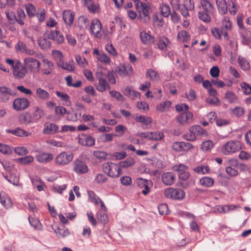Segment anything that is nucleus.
I'll list each match as a JSON object with an SVG mask.
<instances>
[{
	"instance_id": "nucleus-1",
	"label": "nucleus",
	"mask_w": 251,
	"mask_h": 251,
	"mask_svg": "<svg viewBox=\"0 0 251 251\" xmlns=\"http://www.w3.org/2000/svg\"><path fill=\"white\" fill-rule=\"evenodd\" d=\"M201 10L198 13L199 18L205 23H208L211 20L210 15L213 14L214 8L208 0H200Z\"/></svg>"
},
{
	"instance_id": "nucleus-2",
	"label": "nucleus",
	"mask_w": 251,
	"mask_h": 251,
	"mask_svg": "<svg viewBox=\"0 0 251 251\" xmlns=\"http://www.w3.org/2000/svg\"><path fill=\"white\" fill-rule=\"evenodd\" d=\"M135 6L142 21L144 23L149 22L151 19L150 13L151 12L150 3L147 1H137L135 3Z\"/></svg>"
},
{
	"instance_id": "nucleus-3",
	"label": "nucleus",
	"mask_w": 251,
	"mask_h": 251,
	"mask_svg": "<svg viewBox=\"0 0 251 251\" xmlns=\"http://www.w3.org/2000/svg\"><path fill=\"white\" fill-rule=\"evenodd\" d=\"M189 132L183 135L185 139L190 141H195L198 137H203L207 135L205 130L200 126H194L189 128Z\"/></svg>"
},
{
	"instance_id": "nucleus-4",
	"label": "nucleus",
	"mask_w": 251,
	"mask_h": 251,
	"mask_svg": "<svg viewBox=\"0 0 251 251\" xmlns=\"http://www.w3.org/2000/svg\"><path fill=\"white\" fill-rule=\"evenodd\" d=\"M24 63L29 71L36 75L40 72L41 63L39 60L32 57H27L24 59Z\"/></svg>"
},
{
	"instance_id": "nucleus-5",
	"label": "nucleus",
	"mask_w": 251,
	"mask_h": 251,
	"mask_svg": "<svg viewBox=\"0 0 251 251\" xmlns=\"http://www.w3.org/2000/svg\"><path fill=\"white\" fill-rule=\"evenodd\" d=\"M103 170L104 172L111 177H118L122 174V169L119 165L112 162L104 164Z\"/></svg>"
},
{
	"instance_id": "nucleus-6",
	"label": "nucleus",
	"mask_w": 251,
	"mask_h": 251,
	"mask_svg": "<svg viewBox=\"0 0 251 251\" xmlns=\"http://www.w3.org/2000/svg\"><path fill=\"white\" fill-rule=\"evenodd\" d=\"M74 158L73 153L68 151H63L59 153L54 159L56 165L64 166L67 165L72 162Z\"/></svg>"
},
{
	"instance_id": "nucleus-7",
	"label": "nucleus",
	"mask_w": 251,
	"mask_h": 251,
	"mask_svg": "<svg viewBox=\"0 0 251 251\" xmlns=\"http://www.w3.org/2000/svg\"><path fill=\"white\" fill-rule=\"evenodd\" d=\"M241 149V144L238 140H230L225 144L222 148L224 154L228 155L238 151Z\"/></svg>"
},
{
	"instance_id": "nucleus-8",
	"label": "nucleus",
	"mask_w": 251,
	"mask_h": 251,
	"mask_svg": "<svg viewBox=\"0 0 251 251\" xmlns=\"http://www.w3.org/2000/svg\"><path fill=\"white\" fill-rule=\"evenodd\" d=\"M96 77L99 80V83L96 85V89L100 92L110 89V85L106 81L107 75L101 71L96 73Z\"/></svg>"
},
{
	"instance_id": "nucleus-9",
	"label": "nucleus",
	"mask_w": 251,
	"mask_h": 251,
	"mask_svg": "<svg viewBox=\"0 0 251 251\" xmlns=\"http://www.w3.org/2000/svg\"><path fill=\"white\" fill-rule=\"evenodd\" d=\"M73 171L78 175H83L89 172V168L86 163L80 158L75 159L73 164Z\"/></svg>"
},
{
	"instance_id": "nucleus-10",
	"label": "nucleus",
	"mask_w": 251,
	"mask_h": 251,
	"mask_svg": "<svg viewBox=\"0 0 251 251\" xmlns=\"http://www.w3.org/2000/svg\"><path fill=\"white\" fill-rule=\"evenodd\" d=\"M102 26L100 21L97 19H94L90 24L89 30L92 35L96 38H100L102 35Z\"/></svg>"
},
{
	"instance_id": "nucleus-11",
	"label": "nucleus",
	"mask_w": 251,
	"mask_h": 251,
	"mask_svg": "<svg viewBox=\"0 0 251 251\" xmlns=\"http://www.w3.org/2000/svg\"><path fill=\"white\" fill-rule=\"evenodd\" d=\"M164 195L168 198L180 200L184 198L185 193L181 189L170 187L165 190Z\"/></svg>"
},
{
	"instance_id": "nucleus-12",
	"label": "nucleus",
	"mask_w": 251,
	"mask_h": 251,
	"mask_svg": "<svg viewBox=\"0 0 251 251\" xmlns=\"http://www.w3.org/2000/svg\"><path fill=\"white\" fill-rule=\"evenodd\" d=\"M195 9V3L193 0H183V3L180 9L181 15L185 19L190 17L189 11Z\"/></svg>"
},
{
	"instance_id": "nucleus-13",
	"label": "nucleus",
	"mask_w": 251,
	"mask_h": 251,
	"mask_svg": "<svg viewBox=\"0 0 251 251\" xmlns=\"http://www.w3.org/2000/svg\"><path fill=\"white\" fill-rule=\"evenodd\" d=\"M45 37L51 39L57 44H62L64 41V38L62 33L57 30H52L45 33Z\"/></svg>"
},
{
	"instance_id": "nucleus-14",
	"label": "nucleus",
	"mask_w": 251,
	"mask_h": 251,
	"mask_svg": "<svg viewBox=\"0 0 251 251\" xmlns=\"http://www.w3.org/2000/svg\"><path fill=\"white\" fill-rule=\"evenodd\" d=\"M176 120L181 125H188L193 122V115L190 111L181 112L177 116Z\"/></svg>"
},
{
	"instance_id": "nucleus-15",
	"label": "nucleus",
	"mask_w": 251,
	"mask_h": 251,
	"mask_svg": "<svg viewBox=\"0 0 251 251\" xmlns=\"http://www.w3.org/2000/svg\"><path fill=\"white\" fill-rule=\"evenodd\" d=\"M27 74L26 67L23 66L21 63L17 62L13 68V75L17 78H23Z\"/></svg>"
},
{
	"instance_id": "nucleus-16",
	"label": "nucleus",
	"mask_w": 251,
	"mask_h": 251,
	"mask_svg": "<svg viewBox=\"0 0 251 251\" xmlns=\"http://www.w3.org/2000/svg\"><path fill=\"white\" fill-rule=\"evenodd\" d=\"M29 105V100L25 98H17L13 102V108L16 110H24L27 108Z\"/></svg>"
},
{
	"instance_id": "nucleus-17",
	"label": "nucleus",
	"mask_w": 251,
	"mask_h": 251,
	"mask_svg": "<svg viewBox=\"0 0 251 251\" xmlns=\"http://www.w3.org/2000/svg\"><path fill=\"white\" fill-rule=\"evenodd\" d=\"M232 23L228 17H224L222 20L221 33L226 40L228 38V34L227 31L231 30Z\"/></svg>"
},
{
	"instance_id": "nucleus-18",
	"label": "nucleus",
	"mask_w": 251,
	"mask_h": 251,
	"mask_svg": "<svg viewBox=\"0 0 251 251\" xmlns=\"http://www.w3.org/2000/svg\"><path fill=\"white\" fill-rule=\"evenodd\" d=\"M62 16L66 25L71 27L74 21L75 13L70 10H65L63 12Z\"/></svg>"
},
{
	"instance_id": "nucleus-19",
	"label": "nucleus",
	"mask_w": 251,
	"mask_h": 251,
	"mask_svg": "<svg viewBox=\"0 0 251 251\" xmlns=\"http://www.w3.org/2000/svg\"><path fill=\"white\" fill-rule=\"evenodd\" d=\"M192 148V144L184 142H176L172 145L173 149L176 151H185Z\"/></svg>"
},
{
	"instance_id": "nucleus-20",
	"label": "nucleus",
	"mask_w": 251,
	"mask_h": 251,
	"mask_svg": "<svg viewBox=\"0 0 251 251\" xmlns=\"http://www.w3.org/2000/svg\"><path fill=\"white\" fill-rule=\"evenodd\" d=\"M136 182L138 186L140 188L143 189L141 191L142 193L144 195H147L150 192L149 185L151 184V181L141 178H138L137 179Z\"/></svg>"
},
{
	"instance_id": "nucleus-21",
	"label": "nucleus",
	"mask_w": 251,
	"mask_h": 251,
	"mask_svg": "<svg viewBox=\"0 0 251 251\" xmlns=\"http://www.w3.org/2000/svg\"><path fill=\"white\" fill-rule=\"evenodd\" d=\"M42 62L43 67L41 69V72L44 75H50L54 69V64L53 62L48 59H43Z\"/></svg>"
},
{
	"instance_id": "nucleus-22",
	"label": "nucleus",
	"mask_w": 251,
	"mask_h": 251,
	"mask_svg": "<svg viewBox=\"0 0 251 251\" xmlns=\"http://www.w3.org/2000/svg\"><path fill=\"white\" fill-rule=\"evenodd\" d=\"M136 122L141 123L143 125V129H149L151 127V124L152 122L151 118L148 116L140 115L135 118Z\"/></svg>"
},
{
	"instance_id": "nucleus-23",
	"label": "nucleus",
	"mask_w": 251,
	"mask_h": 251,
	"mask_svg": "<svg viewBox=\"0 0 251 251\" xmlns=\"http://www.w3.org/2000/svg\"><path fill=\"white\" fill-rule=\"evenodd\" d=\"M140 38L142 43L145 45H150L154 43V38L145 31L140 33Z\"/></svg>"
},
{
	"instance_id": "nucleus-24",
	"label": "nucleus",
	"mask_w": 251,
	"mask_h": 251,
	"mask_svg": "<svg viewBox=\"0 0 251 251\" xmlns=\"http://www.w3.org/2000/svg\"><path fill=\"white\" fill-rule=\"evenodd\" d=\"M162 180L164 184L170 186L175 181L176 176L172 172L165 173L162 175Z\"/></svg>"
},
{
	"instance_id": "nucleus-25",
	"label": "nucleus",
	"mask_w": 251,
	"mask_h": 251,
	"mask_svg": "<svg viewBox=\"0 0 251 251\" xmlns=\"http://www.w3.org/2000/svg\"><path fill=\"white\" fill-rule=\"evenodd\" d=\"M36 158L38 162L46 164L53 159V156L51 153L43 152L36 155Z\"/></svg>"
},
{
	"instance_id": "nucleus-26",
	"label": "nucleus",
	"mask_w": 251,
	"mask_h": 251,
	"mask_svg": "<svg viewBox=\"0 0 251 251\" xmlns=\"http://www.w3.org/2000/svg\"><path fill=\"white\" fill-rule=\"evenodd\" d=\"M0 99L2 101L6 102L12 95L11 90L7 87H0Z\"/></svg>"
},
{
	"instance_id": "nucleus-27",
	"label": "nucleus",
	"mask_w": 251,
	"mask_h": 251,
	"mask_svg": "<svg viewBox=\"0 0 251 251\" xmlns=\"http://www.w3.org/2000/svg\"><path fill=\"white\" fill-rule=\"evenodd\" d=\"M6 131L7 133H10L19 137H28L31 134V132L25 131L20 127H17L13 129H7L6 130Z\"/></svg>"
},
{
	"instance_id": "nucleus-28",
	"label": "nucleus",
	"mask_w": 251,
	"mask_h": 251,
	"mask_svg": "<svg viewBox=\"0 0 251 251\" xmlns=\"http://www.w3.org/2000/svg\"><path fill=\"white\" fill-rule=\"evenodd\" d=\"M58 126L53 123H47L45 125L43 133L46 134H54L58 130Z\"/></svg>"
},
{
	"instance_id": "nucleus-29",
	"label": "nucleus",
	"mask_w": 251,
	"mask_h": 251,
	"mask_svg": "<svg viewBox=\"0 0 251 251\" xmlns=\"http://www.w3.org/2000/svg\"><path fill=\"white\" fill-rule=\"evenodd\" d=\"M0 202L6 208H9L12 206V202L10 199L4 192H0Z\"/></svg>"
},
{
	"instance_id": "nucleus-30",
	"label": "nucleus",
	"mask_w": 251,
	"mask_h": 251,
	"mask_svg": "<svg viewBox=\"0 0 251 251\" xmlns=\"http://www.w3.org/2000/svg\"><path fill=\"white\" fill-rule=\"evenodd\" d=\"M57 66L70 72H73L75 69V62L73 60L66 62L63 60L61 62L57 63Z\"/></svg>"
},
{
	"instance_id": "nucleus-31",
	"label": "nucleus",
	"mask_w": 251,
	"mask_h": 251,
	"mask_svg": "<svg viewBox=\"0 0 251 251\" xmlns=\"http://www.w3.org/2000/svg\"><path fill=\"white\" fill-rule=\"evenodd\" d=\"M19 121L21 124L28 125L33 122V120L30 113L25 112L19 115Z\"/></svg>"
},
{
	"instance_id": "nucleus-32",
	"label": "nucleus",
	"mask_w": 251,
	"mask_h": 251,
	"mask_svg": "<svg viewBox=\"0 0 251 251\" xmlns=\"http://www.w3.org/2000/svg\"><path fill=\"white\" fill-rule=\"evenodd\" d=\"M45 114L44 110L38 106H35L33 107V111L31 116L33 120L38 121L42 118Z\"/></svg>"
},
{
	"instance_id": "nucleus-33",
	"label": "nucleus",
	"mask_w": 251,
	"mask_h": 251,
	"mask_svg": "<svg viewBox=\"0 0 251 251\" xmlns=\"http://www.w3.org/2000/svg\"><path fill=\"white\" fill-rule=\"evenodd\" d=\"M89 24V20L85 16H80L77 19V26L80 30L84 31L88 27Z\"/></svg>"
},
{
	"instance_id": "nucleus-34",
	"label": "nucleus",
	"mask_w": 251,
	"mask_h": 251,
	"mask_svg": "<svg viewBox=\"0 0 251 251\" xmlns=\"http://www.w3.org/2000/svg\"><path fill=\"white\" fill-rule=\"evenodd\" d=\"M157 46L159 50L163 51L167 50L168 48H170V41L165 37H160L158 40Z\"/></svg>"
},
{
	"instance_id": "nucleus-35",
	"label": "nucleus",
	"mask_w": 251,
	"mask_h": 251,
	"mask_svg": "<svg viewBox=\"0 0 251 251\" xmlns=\"http://www.w3.org/2000/svg\"><path fill=\"white\" fill-rule=\"evenodd\" d=\"M58 238H64L69 235L70 232L65 226H61L56 228H52Z\"/></svg>"
},
{
	"instance_id": "nucleus-36",
	"label": "nucleus",
	"mask_w": 251,
	"mask_h": 251,
	"mask_svg": "<svg viewBox=\"0 0 251 251\" xmlns=\"http://www.w3.org/2000/svg\"><path fill=\"white\" fill-rule=\"evenodd\" d=\"M79 143L83 146H92L95 145V140L90 136H83L79 138Z\"/></svg>"
},
{
	"instance_id": "nucleus-37",
	"label": "nucleus",
	"mask_w": 251,
	"mask_h": 251,
	"mask_svg": "<svg viewBox=\"0 0 251 251\" xmlns=\"http://www.w3.org/2000/svg\"><path fill=\"white\" fill-rule=\"evenodd\" d=\"M55 94L61 99L64 105L68 106L71 105L70 97L67 94L60 91H56Z\"/></svg>"
},
{
	"instance_id": "nucleus-38",
	"label": "nucleus",
	"mask_w": 251,
	"mask_h": 251,
	"mask_svg": "<svg viewBox=\"0 0 251 251\" xmlns=\"http://www.w3.org/2000/svg\"><path fill=\"white\" fill-rule=\"evenodd\" d=\"M36 94L39 99L43 100H47L50 98L49 92L41 88L36 89Z\"/></svg>"
},
{
	"instance_id": "nucleus-39",
	"label": "nucleus",
	"mask_w": 251,
	"mask_h": 251,
	"mask_svg": "<svg viewBox=\"0 0 251 251\" xmlns=\"http://www.w3.org/2000/svg\"><path fill=\"white\" fill-rule=\"evenodd\" d=\"M84 3L90 12L94 13L99 11L98 5L92 0H85Z\"/></svg>"
},
{
	"instance_id": "nucleus-40",
	"label": "nucleus",
	"mask_w": 251,
	"mask_h": 251,
	"mask_svg": "<svg viewBox=\"0 0 251 251\" xmlns=\"http://www.w3.org/2000/svg\"><path fill=\"white\" fill-rule=\"evenodd\" d=\"M47 39L48 38L45 37L44 35V37H41L37 40L38 45L43 50L49 49L51 47V42Z\"/></svg>"
},
{
	"instance_id": "nucleus-41",
	"label": "nucleus",
	"mask_w": 251,
	"mask_h": 251,
	"mask_svg": "<svg viewBox=\"0 0 251 251\" xmlns=\"http://www.w3.org/2000/svg\"><path fill=\"white\" fill-rule=\"evenodd\" d=\"M225 99L226 101L230 103H237L238 102L237 96L232 91H227L225 94Z\"/></svg>"
},
{
	"instance_id": "nucleus-42",
	"label": "nucleus",
	"mask_w": 251,
	"mask_h": 251,
	"mask_svg": "<svg viewBox=\"0 0 251 251\" xmlns=\"http://www.w3.org/2000/svg\"><path fill=\"white\" fill-rule=\"evenodd\" d=\"M230 111L232 116L238 118L243 116L245 112L244 108L241 106H236L233 108H230Z\"/></svg>"
},
{
	"instance_id": "nucleus-43",
	"label": "nucleus",
	"mask_w": 251,
	"mask_h": 251,
	"mask_svg": "<svg viewBox=\"0 0 251 251\" xmlns=\"http://www.w3.org/2000/svg\"><path fill=\"white\" fill-rule=\"evenodd\" d=\"M237 61L239 66L243 70L246 71L250 69V64L245 58L239 56Z\"/></svg>"
},
{
	"instance_id": "nucleus-44",
	"label": "nucleus",
	"mask_w": 251,
	"mask_h": 251,
	"mask_svg": "<svg viewBox=\"0 0 251 251\" xmlns=\"http://www.w3.org/2000/svg\"><path fill=\"white\" fill-rule=\"evenodd\" d=\"M164 137V133L162 131H156L150 132L149 140L153 141L161 140Z\"/></svg>"
},
{
	"instance_id": "nucleus-45",
	"label": "nucleus",
	"mask_w": 251,
	"mask_h": 251,
	"mask_svg": "<svg viewBox=\"0 0 251 251\" xmlns=\"http://www.w3.org/2000/svg\"><path fill=\"white\" fill-rule=\"evenodd\" d=\"M214 179L207 176L203 177L200 180V184L206 187H210L212 186L214 184Z\"/></svg>"
},
{
	"instance_id": "nucleus-46",
	"label": "nucleus",
	"mask_w": 251,
	"mask_h": 251,
	"mask_svg": "<svg viewBox=\"0 0 251 251\" xmlns=\"http://www.w3.org/2000/svg\"><path fill=\"white\" fill-rule=\"evenodd\" d=\"M146 77L151 80L157 81L159 79L160 77L158 73L153 69H148L146 73Z\"/></svg>"
},
{
	"instance_id": "nucleus-47",
	"label": "nucleus",
	"mask_w": 251,
	"mask_h": 251,
	"mask_svg": "<svg viewBox=\"0 0 251 251\" xmlns=\"http://www.w3.org/2000/svg\"><path fill=\"white\" fill-rule=\"evenodd\" d=\"M135 163L134 159L133 157H129L125 160L121 161L119 163L120 168H127L132 166Z\"/></svg>"
},
{
	"instance_id": "nucleus-48",
	"label": "nucleus",
	"mask_w": 251,
	"mask_h": 251,
	"mask_svg": "<svg viewBox=\"0 0 251 251\" xmlns=\"http://www.w3.org/2000/svg\"><path fill=\"white\" fill-rule=\"evenodd\" d=\"M172 103L169 100H166L158 104L156 106V110L160 112H163L168 110L171 106Z\"/></svg>"
},
{
	"instance_id": "nucleus-49",
	"label": "nucleus",
	"mask_w": 251,
	"mask_h": 251,
	"mask_svg": "<svg viewBox=\"0 0 251 251\" xmlns=\"http://www.w3.org/2000/svg\"><path fill=\"white\" fill-rule=\"evenodd\" d=\"M216 3L219 12L225 14L227 12L226 3L225 0H216Z\"/></svg>"
},
{
	"instance_id": "nucleus-50",
	"label": "nucleus",
	"mask_w": 251,
	"mask_h": 251,
	"mask_svg": "<svg viewBox=\"0 0 251 251\" xmlns=\"http://www.w3.org/2000/svg\"><path fill=\"white\" fill-rule=\"evenodd\" d=\"M88 195L89 201L94 203L95 205H99V201H100V199L98 197L96 194L91 190L87 191Z\"/></svg>"
},
{
	"instance_id": "nucleus-51",
	"label": "nucleus",
	"mask_w": 251,
	"mask_h": 251,
	"mask_svg": "<svg viewBox=\"0 0 251 251\" xmlns=\"http://www.w3.org/2000/svg\"><path fill=\"white\" fill-rule=\"evenodd\" d=\"M177 37L180 41L183 42H187L190 38L189 33L184 30L178 31Z\"/></svg>"
},
{
	"instance_id": "nucleus-52",
	"label": "nucleus",
	"mask_w": 251,
	"mask_h": 251,
	"mask_svg": "<svg viewBox=\"0 0 251 251\" xmlns=\"http://www.w3.org/2000/svg\"><path fill=\"white\" fill-rule=\"evenodd\" d=\"M161 14L164 17H168L171 14V9L168 4L163 3L160 6Z\"/></svg>"
},
{
	"instance_id": "nucleus-53",
	"label": "nucleus",
	"mask_w": 251,
	"mask_h": 251,
	"mask_svg": "<svg viewBox=\"0 0 251 251\" xmlns=\"http://www.w3.org/2000/svg\"><path fill=\"white\" fill-rule=\"evenodd\" d=\"M25 6L28 17L30 18L34 17L36 13V9L34 6L30 3H28Z\"/></svg>"
},
{
	"instance_id": "nucleus-54",
	"label": "nucleus",
	"mask_w": 251,
	"mask_h": 251,
	"mask_svg": "<svg viewBox=\"0 0 251 251\" xmlns=\"http://www.w3.org/2000/svg\"><path fill=\"white\" fill-rule=\"evenodd\" d=\"M194 171L200 175H204L209 172L210 169L207 166H198L194 169Z\"/></svg>"
},
{
	"instance_id": "nucleus-55",
	"label": "nucleus",
	"mask_w": 251,
	"mask_h": 251,
	"mask_svg": "<svg viewBox=\"0 0 251 251\" xmlns=\"http://www.w3.org/2000/svg\"><path fill=\"white\" fill-rule=\"evenodd\" d=\"M67 85L69 87H74L75 88H78L81 86V81L80 80L77 81L75 83H72V77L71 75H68L65 78Z\"/></svg>"
},
{
	"instance_id": "nucleus-56",
	"label": "nucleus",
	"mask_w": 251,
	"mask_h": 251,
	"mask_svg": "<svg viewBox=\"0 0 251 251\" xmlns=\"http://www.w3.org/2000/svg\"><path fill=\"white\" fill-rule=\"evenodd\" d=\"M93 154L96 158L100 161L105 160L107 155L106 152L100 150L94 151Z\"/></svg>"
},
{
	"instance_id": "nucleus-57",
	"label": "nucleus",
	"mask_w": 251,
	"mask_h": 251,
	"mask_svg": "<svg viewBox=\"0 0 251 251\" xmlns=\"http://www.w3.org/2000/svg\"><path fill=\"white\" fill-rule=\"evenodd\" d=\"M97 218L102 223H105L108 221L106 211L99 210L97 213Z\"/></svg>"
},
{
	"instance_id": "nucleus-58",
	"label": "nucleus",
	"mask_w": 251,
	"mask_h": 251,
	"mask_svg": "<svg viewBox=\"0 0 251 251\" xmlns=\"http://www.w3.org/2000/svg\"><path fill=\"white\" fill-rule=\"evenodd\" d=\"M213 146V143L211 140H207L202 143L201 148L203 151H210Z\"/></svg>"
},
{
	"instance_id": "nucleus-59",
	"label": "nucleus",
	"mask_w": 251,
	"mask_h": 251,
	"mask_svg": "<svg viewBox=\"0 0 251 251\" xmlns=\"http://www.w3.org/2000/svg\"><path fill=\"white\" fill-rule=\"evenodd\" d=\"M240 86L244 94L246 95L251 94V85L245 82H242L240 83Z\"/></svg>"
},
{
	"instance_id": "nucleus-60",
	"label": "nucleus",
	"mask_w": 251,
	"mask_h": 251,
	"mask_svg": "<svg viewBox=\"0 0 251 251\" xmlns=\"http://www.w3.org/2000/svg\"><path fill=\"white\" fill-rule=\"evenodd\" d=\"M52 55L58 63L61 62L63 60V55L62 52L58 50H54L52 51Z\"/></svg>"
},
{
	"instance_id": "nucleus-61",
	"label": "nucleus",
	"mask_w": 251,
	"mask_h": 251,
	"mask_svg": "<svg viewBox=\"0 0 251 251\" xmlns=\"http://www.w3.org/2000/svg\"><path fill=\"white\" fill-rule=\"evenodd\" d=\"M7 181L14 185L18 186L19 182V177L17 174L12 173L10 174Z\"/></svg>"
},
{
	"instance_id": "nucleus-62",
	"label": "nucleus",
	"mask_w": 251,
	"mask_h": 251,
	"mask_svg": "<svg viewBox=\"0 0 251 251\" xmlns=\"http://www.w3.org/2000/svg\"><path fill=\"white\" fill-rule=\"evenodd\" d=\"M158 211L160 215H167L169 213L168 205L166 203H162L158 206Z\"/></svg>"
},
{
	"instance_id": "nucleus-63",
	"label": "nucleus",
	"mask_w": 251,
	"mask_h": 251,
	"mask_svg": "<svg viewBox=\"0 0 251 251\" xmlns=\"http://www.w3.org/2000/svg\"><path fill=\"white\" fill-rule=\"evenodd\" d=\"M173 171L178 172V174L180 173L184 172L188 170V167L182 164H179L174 165L173 167Z\"/></svg>"
},
{
	"instance_id": "nucleus-64",
	"label": "nucleus",
	"mask_w": 251,
	"mask_h": 251,
	"mask_svg": "<svg viewBox=\"0 0 251 251\" xmlns=\"http://www.w3.org/2000/svg\"><path fill=\"white\" fill-rule=\"evenodd\" d=\"M78 65L81 67H84L87 64V61L84 57H82L80 55H76L75 57Z\"/></svg>"
}]
</instances>
